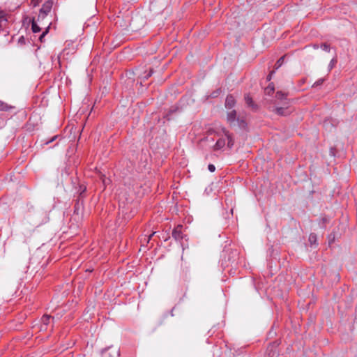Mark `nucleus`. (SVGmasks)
<instances>
[{
    "mask_svg": "<svg viewBox=\"0 0 357 357\" xmlns=\"http://www.w3.org/2000/svg\"><path fill=\"white\" fill-rule=\"evenodd\" d=\"M49 31V26H47L45 29V31L43 32V33L40 35L39 39L42 42L43 41V38L45 37V36L48 33Z\"/></svg>",
    "mask_w": 357,
    "mask_h": 357,
    "instance_id": "nucleus-22",
    "label": "nucleus"
},
{
    "mask_svg": "<svg viewBox=\"0 0 357 357\" xmlns=\"http://www.w3.org/2000/svg\"><path fill=\"white\" fill-rule=\"evenodd\" d=\"M225 136L227 138L228 143L227 145L229 148L232 147L234 145V139L232 137L229 135V133L227 131H225Z\"/></svg>",
    "mask_w": 357,
    "mask_h": 357,
    "instance_id": "nucleus-12",
    "label": "nucleus"
},
{
    "mask_svg": "<svg viewBox=\"0 0 357 357\" xmlns=\"http://www.w3.org/2000/svg\"><path fill=\"white\" fill-rule=\"evenodd\" d=\"M225 145V139H219L215 143L214 148L216 150H219L222 149Z\"/></svg>",
    "mask_w": 357,
    "mask_h": 357,
    "instance_id": "nucleus-10",
    "label": "nucleus"
},
{
    "mask_svg": "<svg viewBox=\"0 0 357 357\" xmlns=\"http://www.w3.org/2000/svg\"><path fill=\"white\" fill-rule=\"evenodd\" d=\"M227 121L230 125H235L236 121H239V118L237 117V112L235 109L227 112Z\"/></svg>",
    "mask_w": 357,
    "mask_h": 357,
    "instance_id": "nucleus-4",
    "label": "nucleus"
},
{
    "mask_svg": "<svg viewBox=\"0 0 357 357\" xmlns=\"http://www.w3.org/2000/svg\"><path fill=\"white\" fill-rule=\"evenodd\" d=\"M52 319H54V317H52L50 315H43V317H42V321L44 324L45 325H47L50 322V320Z\"/></svg>",
    "mask_w": 357,
    "mask_h": 357,
    "instance_id": "nucleus-15",
    "label": "nucleus"
},
{
    "mask_svg": "<svg viewBox=\"0 0 357 357\" xmlns=\"http://www.w3.org/2000/svg\"><path fill=\"white\" fill-rule=\"evenodd\" d=\"M287 94L282 91H278L275 95V98L278 100H286Z\"/></svg>",
    "mask_w": 357,
    "mask_h": 357,
    "instance_id": "nucleus-14",
    "label": "nucleus"
},
{
    "mask_svg": "<svg viewBox=\"0 0 357 357\" xmlns=\"http://www.w3.org/2000/svg\"><path fill=\"white\" fill-rule=\"evenodd\" d=\"M308 241H309V243L311 246H313V245L317 246V237L315 234H313V233L310 234L309 236Z\"/></svg>",
    "mask_w": 357,
    "mask_h": 357,
    "instance_id": "nucleus-9",
    "label": "nucleus"
},
{
    "mask_svg": "<svg viewBox=\"0 0 357 357\" xmlns=\"http://www.w3.org/2000/svg\"><path fill=\"white\" fill-rule=\"evenodd\" d=\"M56 137H57V136H54V137H52V139H51V140L47 141V142H46V144H49V143H50V142H53L54 140H55V139H56Z\"/></svg>",
    "mask_w": 357,
    "mask_h": 357,
    "instance_id": "nucleus-27",
    "label": "nucleus"
},
{
    "mask_svg": "<svg viewBox=\"0 0 357 357\" xmlns=\"http://www.w3.org/2000/svg\"><path fill=\"white\" fill-rule=\"evenodd\" d=\"M236 122L238 123V125L241 128H244L246 125L245 121L243 119H241L240 118H239V121H236Z\"/></svg>",
    "mask_w": 357,
    "mask_h": 357,
    "instance_id": "nucleus-20",
    "label": "nucleus"
},
{
    "mask_svg": "<svg viewBox=\"0 0 357 357\" xmlns=\"http://www.w3.org/2000/svg\"><path fill=\"white\" fill-rule=\"evenodd\" d=\"M336 62H337V61H336V59H333L331 61V62H330V63H329V65H328V69H329V70H331L334 67V66L335 65Z\"/></svg>",
    "mask_w": 357,
    "mask_h": 357,
    "instance_id": "nucleus-19",
    "label": "nucleus"
},
{
    "mask_svg": "<svg viewBox=\"0 0 357 357\" xmlns=\"http://www.w3.org/2000/svg\"><path fill=\"white\" fill-rule=\"evenodd\" d=\"M236 105V100L232 95H228L225 100V107L228 109H232Z\"/></svg>",
    "mask_w": 357,
    "mask_h": 357,
    "instance_id": "nucleus-6",
    "label": "nucleus"
},
{
    "mask_svg": "<svg viewBox=\"0 0 357 357\" xmlns=\"http://www.w3.org/2000/svg\"><path fill=\"white\" fill-rule=\"evenodd\" d=\"M154 234H155V233L153 232V233H152V234H151V235L149 236V240H150V239H151V238L152 237V236H153V235H154Z\"/></svg>",
    "mask_w": 357,
    "mask_h": 357,
    "instance_id": "nucleus-30",
    "label": "nucleus"
},
{
    "mask_svg": "<svg viewBox=\"0 0 357 357\" xmlns=\"http://www.w3.org/2000/svg\"><path fill=\"white\" fill-rule=\"evenodd\" d=\"M246 104L252 107L254 110L257 109V105L253 102L252 98L249 95H245L244 97Z\"/></svg>",
    "mask_w": 357,
    "mask_h": 357,
    "instance_id": "nucleus-7",
    "label": "nucleus"
},
{
    "mask_svg": "<svg viewBox=\"0 0 357 357\" xmlns=\"http://www.w3.org/2000/svg\"><path fill=\"white\" fill-rule=\"evenodd\" d=\"M324 78H321L319 79H318L317 82H314V84H313L312 86H319L321 84H323V82H324Z\"/></svg>",
    "mask_w": 357,
    "mask_h": 357,
    "instance_id": "nucleus-21",
    "label": "nucleus"
},
{
    "mask_svg": "<svg viewBox=\"0 0 357 357\" xmlns=\"http://www.w3.org/2000/svg\"><path fill=\"white\" fill-rule=\"evenodd\" d=\"M285 107H276L274 111L275 113L280 116H285L287 115V113L285 112V110L287 109V102L284 103Z\"/></svg>",
    "mask_w": 357,
    "mask_h": 357,
    "instance_id": "nucleus-8",
    "label": "nucleus"
},
{
    "mask_svg": "<svg viewBox=\"0 0 357 357\" xmlns=\"http://www.w3.org/2000/svg\"><path fill=\"white\" fill-rule=\"evenodd\" d=\"M274 90H275V88H274L273 84H270L267 87L265 88L264 91H265L266 94L269 96L273 93Z\"/></svg>",
    "mask_w": 357,
    "mask_h": 357,
    "instance_id": "nucleus-13",
    "label": "nucleus"
},
{
    "mask_svg": "<svg viewBox=\"0 0 357 357\" xmlns=\"http://www.w3.org/2000/svg\"><path fill=\"white\" fill-rule=\"evenodd\" d=\"M153 73V69H151V70H149V72L147 74H146V75H143V76L142 77V78L144 80L148 79H149V78L152 75Z\"/></svg>",
    "mask_w": 357,
    "mask_h": 357,
    "instance_id": "nucleus-17",
    "label": "nucleus"
},
{
    "mask_svg": "<svg viewBox=\"0 0 357 357\" xmlns=\"http://www.w3.org/2000/svg\"><path fill=\"white\" fill-rule=\"evenodd\" d=\"M274 73V70L271 71V73L267 76V81H270L272 78V75Z\"/></svg>",
    "mask_w": 357,
    "mask_h": 357,
    "instance_id": "nucleus-26",
    "label": "nucleus"
},
{
    "mask_svg": "<svg viewBox=\"0 0 357 357\" xmlns=\"http://www.w3.org/2000/svg\"><path fill=\"white\" fill-rule=\"evenodd\" d=\"M101 179L105 185H106L109 182V179L107 178L105 175H101Z\"/></svg>",
    "mask_w": 357,
    "mask_h": 357,
    "instance_id": "nucleus-23",
    "label": "nucleus"
},
{
    "mask_svg": "<svg viewBox=\"0 0 357 357\" xmlns=\"http://www.w3.org/2000/svg\"><path fill=\"white\" fill-rule=\"evenodd\" d=\"M6 109H7V105L0 101V110L3 111V110H6Z\"/></svg>",
    "mask_w": 357,
    "mask_h": 357,
    "instance_id": "nucleus-24",
    "label": "nucleus"
},
{
    "mask_svg": "<svg viewBox=\"0 0 357 357\" xmlns=\"http://www.w3.org/2000/svg\"><path fill=\"white\" fill-rule=\"evenodd\" d=\"M321 48L326 52L330 51V46L327 43H323L321 45Z\"/></svg>",
    "mask_w": 357,
    "mask_h": 357,
    "instance_id": "nucleus-18",
    "label": "nucleus"
},
{
    "mask_svg": "<svg viewBox=\"0 0 357 357\" xmlns=\"http://www.w3.org/2000/svg\"><path fill=\"white\" fill-rule=\"evenodd\" d=\"M284 56H283L280 57L277 61V62L275 63V69H278L282 65V63H284Z\"/></svg>",
    "mask_w": 357,
    "mask_h": 357,
    "instance_id": "nucleus-16",
    "label": "nucleus"
},
{
    "mask_svg": "<svg viewBox=\"0 0 357 357\" xmlns=\"http://www.w3.org/2000/svg\"><path fill=\"white\" fill-rule=\"evenodd\" d=\"M83 211V200L81 199H78L77 202L75 205L74 214L73 216L75 218L77 217L78 219L82 218Z\"/></svg>",
    "mask_w": 357,
    "mask_h": 357,
    "instance_id": "nucleus-3",
    "label": "nucleus"
},
{
    "mask_svg": "<svg viewBox=\"0 0 357 357\" xmlns=\"http://www.w3.org/2000/svg\"><path fill=\"white\" fill-rule=\"evenodd\" d=\"M182 228L183 226L179 225L173 230L172 236L175 240L178 241L183 238L182 234Z\"/></svg>",
    "mask_w": 357,
    "mask_h": 357,
    "instance_id": "nucleus-5",
    "label": "nucleus"
},
{
    "mask_svg": "<svg viewBox=\"0 0 357 357\" xmlns=\"http://www.w3.org/2000/svg\"><path fill=\"white\" fill-rule=\"evenodd\" d=\"M102 357H120V351L117 347L109 346L101 351Z\"/></svg>",
    "mask_w": 357,
    "mask_h": 357,
    "instance_id": "nucleus-1",
    "label": "nucleus"
},
{
    "mask_svg": "<svg viewBox=\"0 0 357 357\" xmlns=\"http://www.w3.org/2000/svg\"><path fill=\"white\" fill-rule=\"evenodd\" d=\"M208 169L211 172H213L215 170V167L213 165L210 164L208 166Z\"/></svg>",
    "mask_w": 357,
    "mask_h": 357,
    "instance_id": "nucleus-25",
    "label": "nucleus"
},
{
    "mask_svg": "<svg viewBox=\"0 0 357 357\" xmlns=\"http://www.w3.org/2000/svg\"><path fill=\"white\" fill-rule=\"evenodd\" d=\"M85 190H86V188H84V189L80 192V196H82V195L85 192Z\"/></svg>",
    "mask_w": 357,
    "mask_h": 357,
    "instance_id": "nucleus-29",
    "label": "nucleus"
},
{
    "mask_svg": "<svg viewBox=\"0 0 357 357\" xmlns=\"http://www.w3.org/2000/svg\"><path fill=\"white\" fill-rule=\"evenodd\" d=\"M31 29L33 33H38L40 31V28L35 20H33L31 22Z\"/></svg>",
    "mask_w": 357,
    "mask_h": 357,
    "instance_id": "nucleus-11",
    "label": "nucleus"
},
{
    "mask_svg": "<svg viewBox=\"0 0 357 357\" xmlns=\"http://www.w3.org/2000/svg\"><path fill=\"white\" fill-rule=\"evenodd\" d=\"M313 47H314V49L317 50L319 48V45L317 44H314V45H313Z\"/></svg>",
    "mask_w": 357,
    "mask_h": 357,
    "instance_id": "nucleus-28",
    "label": "nucleus"
},
{
    "mask_svg": "<svg viewBox=\"0 0 357 357\" xmlns=\"http://www.w3.org/2000/svg\"><path fill=\"white\" fill-rule=\"evenodd\" d=\"M53 6V1L49 0L44 3L42 8L40 10L37 21H39L40 18L44 19L46 15L50 12Z\"/></svg>",
    "mask_w": 357,
    "mask_h": 357,
    "instance_id": "nucleus-2",
    "label": "nucleus"
}]
</instances>
